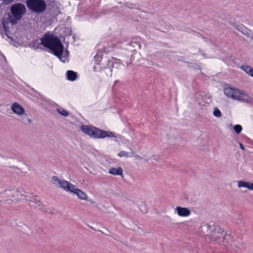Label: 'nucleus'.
<instances>
[{"mask_svg": "<svg viewBox=\"0 0 253 253\" xmlns=\"http://www.w3.org/2000/svg\"><path fill=\"white\" fill-rule=\"evenodd\" d=\"M40 40L41 42L38 40L32 42V46L34 49L39 48L40 45L41 44L44 47L48 48L50 53L57 56L61 61L64 63L66 62L69 55V52L66 50L64 52V46L57 37L46 33Z\"/></svg>", "mask_w": 253, "mask_h": 253, "instance_id": "nucleus-1", "label": "nucleus"}, {"mask_svg": "<svg viewBox=\"0 0 253 253\" xmlns=\"http://www.w3.org/2000/svg\"><path fill=\"white\" fill-rule=\"evenodd\" d=\"M26 12V8L24 4L21 3L13 4L10 7L11 16L9 14L4 17L0 25V34L3 38H10L9 36V25L16 24L22 18Z\"/></svg>", "mask_w": 253, "mask_h": 253, "instance_id": "nucleus-2", "label": "nucleus"}, {"mask_svg": "<svg viewBox=\"0 0 253 253\" xmlns=\"http://www.w3.org/2000/svg\"><path fill=\"white\" fill-rule=\"evenodd\" d=\"M204 230H210L207 237L211 241H215L217 243H230L232 238L229 234H227L220 227L215 226L212 227L208 225H204L202 227Z\"/></svg>", "mask_w": 253, "mask_h": 253, "instance_id": "nucleus-3", "label": "nucleus"}, {"mask_svg": "<svg viewBox=\"0 0 253 253\" xmlns=\"http://www.w3.org/2000/svg\"><path fill=\"white\" fill-rule=\"evenodd\" d=\"M223 92L228 98L247 103H253V98L252 97L238 88L227 87L224 88Z\"/></svg>", "mask_w": 253, "mask_h": 253, "instance_id": "nucleus-4", "label": "nucleus"}, {"mask_svg": "<svg viewBox=\"0 0 253 253\" xmlns=\"http://www.w3.org/2000/svg\"><path fill=\"white\" fill-rule=\"evenodd\" d=\"M8 196L12 195V197L10 200L12 201H18L20 200H26L29 201V205L35 209H42V203L40 199L37 197L33 196L31 200L28 199V196L22 193H20V192L18 190H14L11 192L10 191H8Z\"/></svg>", "mask_w": 253, "mask_h": 253, "instance_id": "nucleus-5", "label": "nucleus"}, {"mask_svg": "<svg viewBox=\"0 0 253 253\" xmlns=\"http://www.w3.org/2000/svg\"><path fill=\"white\" fill-rule=\"evenodd\" d=\"M81 131L86 135L95 139H102L109 137L111 132L101 130L92 126L82 125L80 126Z\"/></svg>", "mask_w": 253, "mask_h": 253, "instance_id": "nucleus-6", "label": "nucleus"}, {"mask_svg": "<svg viewBox=\"0 0 253 253\" xmlns=\"http://www.w3.org/2000/svg\"><path fill=\"white\" fill-rule=\"evenodd\" d=\"M26 4L29 9L37 13H42L46 8L43 0H27Z\"/></svg>", "mask_w": 253, "mask_h": 253, "instance_id": "nucleus-7", "label": "nucleus"}, {"mask_svg": "<svg viewBox=\"0 0 253 253\" xmlns=\"http://www.w3.org/2000/svg\"><path fill=\"white\" fill-rule=\"evenodd\" d=\"M53 184L57 187H61L66 191L71 193L72 191L74 189L75 185L72 184L69 182L61 180L57 176H53L52 177Z\"/></svg>", "mask_w": 253, "mask_h": 253, "instance_id": "nucleus-8", "label": "nucleus"}, {"mask_svg": "<svg viewBox=\"0 0 253 253\" xmlns=\"http://www.w3.org/2000/svg\"><path fill=\"white\" fill-rule=\"evenodd\" d=\"M120 144H127V142L121 135L112 132V145L117 148Z\"/></svg>", "mask_w": 253, "mask_h": 253, "instance_id": "nucleus-9", "label": "nucleus"}, {"mask_svg": "<svg viewBox=\"0 0 253 253\" xmlns=\"http://www.w3.org/2000/svg\"><path fill=\"white\" fill-rule=\"evenodd\" d=\"M174 213L180 217H188L191 214V211L185 207H176L174 209Z\"/></svg>", "mask_w": 253, "mask_h": 253, "instance_id": "nucleus-10", "label": "nucleus"}, {"mask_svg": "<svg viewBox=\"0 0 253 253\" xmlns=\"http://www.w3.org/2000/svg\"><path fill=\"white\" fill-rule=\"evenodd\" d=\"M231 25L233 27L248 37L249 34L250 33L251 29H248L244 25L241 24L238 25L236 23H232Z\"/></svg>", "mask_w": 253, "mask_h": 253, "instance_id": "nucleus-11", "label": "nucleus"}, {"mask_svg": "<svg viewBox=\"0 0 253 253\" xmlns=\"http://www.w3.org/2000/svg\"><path fill=\"white\" fill-rule=\"evenodd\" d=\"M71 193L74 195H76L78 196V198L81 200H86L87 198V195L83 191L77 188L76 187V186H74V189L72 191Z\"/></svg>", "mask_w": 253, "mask_h": 253, "instance_id": "nucleus-12", "label": "nucleus"}, {"mask_svg": "<svg viewBox=\"0 0 253 253\" xmlns=\"http://www.w3.org/2000/svg\"><path fill=\"white\" fill-rule=\"evenodd\" d=\"M11 109L13 113L18 115H22L24 113V108L17 102H14L12 105Z\"/></svg>", "mask_w": 253, "mask_h": 253, "instance_id": "nucleus-13", "label": "nucleus"}, {"mask_svg": "<svg viewBox=\"0 0 253 253\" xmlns=\"http://www.w3.org/2000/svg\"><path fill=\"white\" fill-rule=\"evenodd\" d=\"M237 186L238 188H246L249 190L253 191V182H246L243 180L237 182Z\"/></svg>", "mask_w": 253, "mask_h": 253, "instance_id": "nucleus-14", "label": "nucleus"}, {"mask_svg": "<svg viewBox=\"0 0 253 253\" xmlns=\"http://www.w3.org/2000/svg\"><path fill=\"white\" fill-rule=\"evenodd\" d=\"M78 78L77 72L72 70H68L66 73V78L70 81H75Z\"/></svg>", "mask_w": 253, "mask_h": 253, "instance_id": "nucleus-15", "label": "nucleus"}, {"mask_svg": "<svg viewBox=\"0 0 253 253\" xmlns=\"http://www.w3.org/2000/svg\"><path fill=\"white\" fill-rule=\"evenodd\" d=\"M124 65L121 62L120 59L116 58H112V68L116 69H121Z\"/></svg>", "mask_w": 253, "mask_h": 253, "instance_id": "nucleus-16", "label": "nucleus"}, {"mask_svg": "<svg viewBox=\"0 0 253 253\" xmlns=\"http://www.w3.org/2000/svg\"><path fill=\"white\" fill-rule=\"evenodd\" d=\"M241 69L249 76L253 78V68L247 65H243L241 66Z\"/></svg>", "mask_w": 253, "mask_h": 253, "instance_id": "nucleus-17", "label": "nucleus"}, {"mask_svg": "<svg viewBox=\"0 0 253 253\" xmlns=\"http://www.w3.org/2000/svg\"><path fill=\"white\" fill-rule=\"evenodd\" d=\"M133 155V151L132 149H130L129 152H126L124 150L121 151L118 154V156L120 157H124V158H131Z\"/></svg>", "mask_w": 253, "mask_h": 253, "instance_id": "nucleus-18", "label": "nucleus"}, {"mask_svg": "<svg viewBox=\"0 0 253 253\" xmlns=\"http://www.w3.org/2000/svg\"><path fill=\"white\" fill-rule=\"evenodd\" d=\"M112 174L120 176L122 178H124L123 169L121 167L112 168Z\"/></svg>", "mask_w": 253, "mask_h": 253, "instance_id": "nucleus-19", "label": "nucleus"}, {"mask_svg": "<svg viewBox=\"0 0 253 253\" xmlns=\"http://www.w3.org/2000/svg\"><path fill=\"white\" fill-rule=\"evenodd\" d=\"M56 111L61 115L64 117H67L69 115L68 112L61 107L56 108Z\"/></svg>", "mask_w": 253, "mask_h": 253, "instance_id": "nucleus-20", "label": "nucleus"}, {"mask_svg": "<svg viewBox=\"0 0 253 253\" xmlns=\"http://www.w3.org/2000/svg\"><path fill=\"white\" fill-rule=\"evenodd\" d=\"M233 129L237 134H239L241 132L243 128L241 125H236L233 126Z\"/></svg>", "mask_w": 253, "mask_h": 253, "instance_id": "nucleus-21", "label": "nucleus"}, {"mask_svg": "<svg viewBox=\"0 0 253 253\" xmlns=\"http://www.w3.org/2000/svg\"><path fill=\"white\" fill-rule=\"evenodd\" d=\"M213 114L215 117L217 118L220 117L222 115L220 111L217 108H214L213 112Z\"/></svg>", "mask_w": 253, "mask_h": 253, "instance_id": "nucleus-22", "label": "nucleus"}, {"mask_svg": "<svg viewBox=\"0 0 253 253\" xmlns=\"http://www.w3.org/2000/svg\"><path fill=\"white\" fill-rule=\"evenodd\" d=\"M132 157H134L135 160H138V161H142L144 159L140 156L136 154L134 151H133V155Z\"/></svg>", "mask_w": 253, "mask_h": 253, "instance_id": "nucleus-23", "label": "nucleus"}, {"mask_svg": "<svg viewBox=\"0 0 253 253\" xmlns=\"http://www.w3.org/2000/svg\"><path fill=\"white\" fill-rule=\"evenodd\" d=\"M16 0H2V2L5 5L10 4L13 2H14Z\"/></svg>", "mask_w": 253, "mask_h": 253, "instance_id": "nucleus-24", "label": "nucleus"}, {"mask_svg": "<svg viewBox=\"0 0 253 253\" xmlns=\"http://www.w3.org/2000/svg\"><path fill=\"white\" fill-rule=\"evenodd\" d=\"M100 57V55L98 53H97L95 56H94V59H95V62L96 63V64H99V58Z\"/></svg>", "mask_w": 253, "mask_h": 253, "instance_id": "nucleus-25", "label": "nucleus"}, {"mask_svg": "<svg viewBox=\"0 0 253 253\" xmlns=\"http://www.w3.org/2000/svg\"><path fill=\"white\" fill-rule=\"evenodd\" d=\"M249 38H250L251 40L253 41V29H251L250 33L248 36Z\"/></svg>", "mask_w": 253, "mask_h": 253, "instance_id": "nucleus-26", "label": "nucleus"}, {"mask_svg": "<svg viewBox=\"0 0 253 253\" xmlns=\"http://www.w3.org/2000/svg\"><path fill=\"white\" fill-rule=\"evenodd\" d=\"M106 63V64L104 66V67L105 68H109V64H110V60H108L106 61H105Z\"/></svg>", "mask_w": 253, "mask_h": 253, "instance_id": "nucleus-27", "label": "nucleus"}, {"mask_svg": "<svg viewBox=\"0 0 253 253\" xmlns=\"http://www.w3.org/2000/svg\"><path fill=\"white\" fill-rule=\"evenodd\" d=\"M239 146H240V147L241 148V149H242V150L245 151V148L244 145L241 143H239Z\"/></svg>", "mask_w": 253, "mask_h": 253, "instance_id": "nucleus-28", "label": "nucleus"}, {"mask_svg": "<svg viewBox=\"0 0 253 253\" xmlns=\"http://www.w3.org/2000/svg\"><path fill=\"white\" fill-rule=\"evenodd\" d=\"M111 168H110L109 169H108V173L109 174H111Z\"/></svg>", "mask_w": 253, "mask_h": 253, "instance_id": "nucleus-29", "label": "nucleus"}, {"mask_svg": "<svg viewBox=\"0 0 253 253\" xmlns=\"http://www.w3.org/2000/svg\"><path fill=\"white\" fill-rule=\"evenodd\" d=\"M109 163H109V162H108V161H106V163H104V165H107V164H109Z\"/></svg>", "mask_w": 253, "mask_h": 253, "instance_id": "nucleus-30", "label": "nucleus"}, {"mask_svg": "<svg viewBox=\"0 0 253 253\" xmlns=\"http://www.w3.org/2000/svg\"><path fill=\"white\" fill-rule=\"evenodd\" d=\"M102 56H103V57H104V54H102ZM101 58L102 59H103V60L104 57H101Z\"/></svg>", "mask_w": 253, "mask_h": 253, "instance_id": "nucleus-31", "label": "nucleus"}, {"mask_svg": "<svg viewBox=\"0 0 253 253\" xmlns=\"http://www.w3.org/2000/svg\"><path fill=\"white\" fill-rule=\"evenodd\" d=\"M28 122H29V123H30V122H31V120H30V119H29V120H28Z\"/></svg>", "mask_w": 253, "mask_h": 253, "instance_id": "nucleus-32", "label": "nucleus"}]
</instances>
